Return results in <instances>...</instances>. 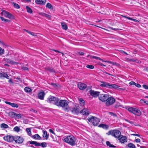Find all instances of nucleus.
<instances>
[{
	"label": "nucleus",
	"mask_w": 148,
	"mask_h": 148,
	"mask_svg": "<svg viewBox=\"0 0 148 148\" xmlns=\"http://www.w3.org/2000/svg\"><path fill=\"white\" fill-rule=\"evenodd\" d=\"M53 50L56 52H58L61 53L62 54V56H63L64 54L63 53L60 52V51H58V50Z\"/></svg>",
	"instance_id": "nucleus-59"
},
{
	"label": "nucleus",
	"mask_w": 148,
	"mask_h": 148,
	"mask_svg": "<svg viewBox=\"0 0 148 148\" xmlns=\"http://www.w3.org/2000/svg\"><path fill=\"white\" fill-rule=\"evenodd\" d=\"M23 138L21 137L16 136L15 142L18 143H21L23 142Z\"/></svg>",
	"instance_id": "nucleus-14"
},
{
	"label": "nucleus",
	"mask_w": 148,
	"mask_h": 148,
	"mask_svg": "<svg viewBox=\"0 0 148 148\" xmlns=\"http://www.w3.org/2000/svg\"><path fill=\"white\" fill-rule=\"evenodd\" d=\"M16 136H10V142H12L13 141H15Z\"/></svg>",
	"instance_id": "nucleus-39"
},
{
	"label": "nucleus",
	"mask_w": 148,
	"mask_h": 148,
	"mask_svg": "<svg viewBox=\"0 0 148 148\" xmlns=\"http://www.w3.org/2000/svg\"><path fill=\"white\" fill-rule=\"evenodd\" d=\"M77 53L80 55H82L84 54V53L82 51H79L77 52Z\"/></svg>",
	"instance_id": "nucleus-58"
},
{
	"label": "nucleus",
	"mask_w": 148,
	"mask_h": 148,
	"mask_svg": "<svg viewBox=\"0 0 148 148\" xmlns=\"http://www.w3.org/2000/svg\"><path fill=\"white\" fill-rule=\"evenodd\" d=\"M13 130L14 131L17 132H20L21 131V130L20 129V128L18 126L15 127L14 128Z\"/></svg>",
	"instance_id": "nucleus-34"
},
{
	"label": "nucleus",
	"mask_w": 148,
	"mask_h": 148,
	"mask_svg": "<svg viewBox=\"0 0 148 148\" xmlns=\"http://www.w3.org/2000/svg\"><path fill=\"white\" fill-rule=\"evenodd\" d=\"M63 141L71 146L75 145L76 144V139L73 135H69L63 137Z\"/></svg>",
	"instance_id": "nucleus-1"
},
{
	"label": "nucleus",
	"mask_w": 148,
	"mask_h": 148,
	"mask_svg": "<svg viewBox=\"0 0 148 148\" xmlns=\"http://www.w3.org/2000/svg\"><path fill=\"white\" fill-rule=\"evenodd\" d=\"M47 18L50 19V16L49 15L46 14L45 17Z\"/></svg>",
	"instance_id": "nucleus-53"
},
{
	"label": "nucleus",
	"mask_w": 148,
	"mask_h": 148,
	"mask_svg": "<svg viewBox=\"0 0 148 148\" xmlns=\"http://www.w3.org/2000/svg\"><path fill=\"white\" fill-rule=\"evenodd\" d=\"M110 132L112 136L118 139L121 136V132L117 130H112V131Z\"/></svg>",
	"instance_id": "nucleus-6"
},
{
	"label": "nucleus",
	"mask_w": 148,
	"mask_h": 148,
	"mask_svg": "<svg viewBox=\"0 0 148 148\" xmlns=\"http://www.w3.org/2000/svg\"><path fill=\"white\" fill-rule=\"evenodd\" d=\"M89 93L90 95L92 97H96L98 96H99L100 94V92L97 91H95L92 90H90L89 91Z\"/></svg>",
	"instance_id": "nucleus-9"
},
{
	"label": "nucleus",
	"mask_w": 148,
	"mask_h": 148,
	"mask_svg": "<svg viewBox=\"0 0 148 148\" xmlns=\"http://www.w3.org/2000/svg\"><path fill=\"white\" fill-rule=\"evenodd\" d=\"M86 67L88 68L91 69H93L94 68V66L91 65H87L86 66Z\"/></svg>",
	"instance_id": "nucleus-44"
},
{
	"label": "nucleus",
	"mask_w": 148,
	"mask_h": 148,
	"mask_svg": "<svg viewBox=\"0 0 148 148\" xmlns=\"http://www.w3.org/2000/svg\"><path fill=\"white\" fill-rule=\"evenodd\" d=\"M77 85L78 88L82 90L85 89L87 87L86 84L81 82L78 83Z\"/></svg>",
	"instance_id": "nucleus-11"
},
{
	"label": "nucleus",
	"mask_w": 148,
	"mask_h": 148,
	"mask_svg": "<svg viewBox=\"0 0 148 148\" xmlns=\"http://www.w3.org/2000/svg\"><path fill=\"white\" fill-rule=\"evenodd\" d=\"M22 116V114H16V116L15 117V119H20Z\"/></svg>",
	"instance_id": "nucleus-43"
},
{
	"label": "nucleus",
	"mask_w": 148,
	"mask_h": 148,
	"mask_svg": "<svg viewBox=\"0 0 148 148\" xmlns=\"http://www.w3.org/2000/svg\"><path fill=\"white\" fill-rule=\"evenodd\" d=\"M135 85L138 88H140L141 87V85L135 83Z\"/></svg>",
	"instance_id": "nucleus-54"
},
{
	"label": "nucleus",
	"mask_w": 148,
	"mask_h": 148,
	"mask_svg": "<svg viewBox=\"0 0 148 148\" xmlns=\"http://www.w3.org/2000/svg\"><path fill=\"white\" fill-rule=\"evenodd\" d=\"M1 14L6 17L9 18V13L5 10H2Z\"/></svg>",
	"instance_id": "nucleus-18"
},
{
	"label": "nucleus",
	"mask_w": 148,
	"mask_h": 148,
	"mask_svg": "<svg viewBox=\"0 0 148 148\" xmlns=\"http://www.w3.org/2000/svg\"><path fill=\"white\" fill-rule=\"evenodd\" d=\"M109 114L110 115L113 116H116V114H115L112 112H109Z\"/></svg>",
	"instance_id": "nucleus-48"
},
{
	"label": "nucleus",
	"mask_w": 148,
	"mask_h": 148,
	"mask_svg": "<svg viewBox=\"0 0 148 148\" xmlns=\"http://www.w3.org/2000/svg\"><path fill=\"white\" fill-rule=\"evenodd\" d=\"M56 106L61 107L65 111L68 110L69 108L68 101L64 100H61L57 103Z\"/></svg>",
	"instance_id": "nucleus-2"
},
{
	"label": "nucleus",
	"mask_w": 148,
	"mask_h": 148,
	"mask_svg": "<svg viewBox=\"0 0 148 148\" xmlns=\"http://www.w3.org/2000/svg\"><path fill=\"white\" fill-rule=\"evenodd\" d=\"M26 130L28 135L30 136H32V134L31 133V129L30 128H27Z\"/></svg>",
	"instance_id": "nucleus-29"
},
{
	"label": "nucleus",
	"mask_w": 148,
	"mask_h": 148,
	"mask_svg": "<svg viewBox=\"0 0 148 148\" xmlns=\"http://www.w3.org/2000/svg\"><path fill=\"white\" fill-rule=\"evenodd\" d=\"M144 101H145L144 99H140V103L141 104L143 105L144 103Z\"/></svg>",
	"instance_id": "nucleus-50"
},
{
	"label": "nucleus",
	"mask_w": 148,
	"mask_h": 148,
	"mask_svg": "<svg viewBox=\"0 0 148 148\" xmlns=\"http://www.w3.org/2000/svg\"><path fill=\"white\" fill-rule=\"evenodd\" d=\"M88 121L92 123L94 125L97 126L100 121L99 119L94 116H90L87 119Z\"/></svg>",
	"instance_id": "nucleus-4"
},
{
	"label": "nucleus",
	"mask_w": 148,
	"mask_h": 148,
	"mask_svg": "<svg viewBox=\"0 0 148 148\" xmlns=\"http://www.w3.org/2000/svg\"><path fill=\"white\" fill-rule=\"evenodd\" d=\"M98 57L95 56H91V58L95 59L96 60H98Z\"/></svg>",
	"instance_id": "nucleus-51"
},
{
	"label": "nucleus",
	"mask_w": 148,
	"mask_h": 148,
	"mask_svg": "<svg viewBox=\"0 0 148 148\" xmlns=\"http://www.w3.org/2000/svg\"><path fill=\"white\" fill-rule=\"evenodd\" d=\"M22 69L23 70H24V71H28V68H27V67H23L22 68Z\"/></svg>",
	"instance_id": "nucleus-49"
},
{
	"label": "nucleus",
	"mask_w": 148,
	"mask_h": 148,
	"mask_svg": "<svg viewBox=\"0 0 148 148\" xmlns=\"http://www.w3.org/2000/svg\"><path fill=\"white\" fill-rule=\"evenodd\" d=\"M80 113L83 115H88L90 114L89 110L88 108H84L80 112Z\"/></svg>",
	"instance_id": "nucleus-12"
},
{
	"label": "nucleus",
	"mask_w": 148,
	"mask_h": 148,
	"mask_svg": "<svg viewBox=\"0 0 148 148\" xmlns=\"http://www.w3.org/2000/svg\"><path fill=\"white\" fill-rule=\"evenodd\" d=\"M132 135H133V136H138L139 137H140V135H139V134H131Z\"/></svg>",
	"instance_id": "nucleus-61"
},
{
	"label": "nucleus",
	"mask_w": 148,
	"mask_h": 148,
	"mask_svg": "<svg viewBox=\"0 0 148 148\" xmlns=\"http://www.w3.org/2000/svg\"><path fill=\"white\" fill-rule=\"evenodd\" d=\"M126 109L130 112L138 116H139L141 114L140 111L138 108L127 106L126 107Z\"/></svg>",
	"instance_id": "nucleus-3"
},
{
	"label": "nucleus",
	"mask_w": 148,
	"mask_h": 148,
	"mask_svg": "<svg viewBox=\"0 0 148 148\" xmlns=\"http://www.w3.org/2000/svg\"><path fill=\"white\" fill-rule=\"evenodd\" d=\"M99 127L105 129H108L109 127L108 125L103 124H100Z\"/></svg>",
	"instance_id": "nucleus-24"
},
{
	"label": "nucleus",
	"mask_w": 148,
	"mask_h": 148,
	"mask_svg": "<svg viewBox=\"0 0 148 148\" xmlns=\"http://www.w3.org/2000/svg\"><path fill=\"white\" fill-rule=\"evenodd\" d=\"M123 17H124V18H127V19H128L130 20H132V18H131L130 17H127V16H123Z\"/></svg>",
	"instance_id": "nucleus-57"
},
{
	"label": "nucleus",
	"mask_w": 148,
	"mask_h": 148,
	"mask_svg": "<svg viewBox=\"0 0 148 148\" xmlns=\"http://www.w3.org/2000/svg\"><path fill=\"white\" fill-rule=\"evenodd\" d=\"M11 4L14 8L16 9H19L20 8L19 5L16 3L12 2L11 3Z\"/></svg>",
	"instance_id": "nucleus-26"
},
{
	"label": "nucleus",
	"mask_w": 148,
	"mask_h": 148,
	"mask_svg": "<svg viewBox=\"0 0 148 148\" xmlns=\"http://www.w3.org/2000/svg\"><path fill=\"white\" fill-rule=\"evenodd\" d=\"M79 103L80 104L81 106H83L84 105L85 101H84L82 98H79Z\"/></svg>",
	"instance_id": "nucleus-28"
},
{
	"label": "nucleus",
	"mask_w": 148,
	"mask_h": 148,
	"mask_svg": "<svg viewBox=\"0 0 148 148\" xmlns=\"http://www.w3.org/2000/svg\"><path fill=\"white\" fill-rule=\"evenodd\" d=\"M40 145L43 147H46L47 146V144L45 142H43L40 144Z\"/></svg>",
	"instance_id": "nucleus-45"
},
{
	"label": "nucleus",
	"mask_w": 148,
	"mask_h": 148,
	"mask_svg": "<svg viewBox=\"0 0 148 148\" xmlns=\"http://www.w3.org/2000/svg\"><path fill=\"white\" fill-rule=\"evenodd\" d=\"M35 2L38 4H40L42 5H45L46 2V0H35Z\"/></svg>",
	"instance_id": "nucleus-17"
},
{
	"label": "nucleus",
	"mask_w": 148,
	"mask_h": 148,
	"mask_svg": "<svg viewBox=\"0 0 148 148\" xmlns=\"http://www.w3.org/2000/svg\"><path fill=\"white\" fill-rule=\"evenodd\" d=\"M45 95L44 92L42 91L38 94V99L41 100L44 99V97Z\"/></svg>",
	"instance_id": "nucleus-16"
},
{
	"label": "nucleus",
	"mask_w": 148,
	"mask_h": 148,
	"mask_svg": "<svg viewBox=\"0 0 148 148\" xmlns=\"http://www.w3.org/2000/svg\"><path fill=\"white\" fill-rule=\"evenodd\" d=\"M79 108L78 106H75L74 108H73L71 111L73 114H77L79 113L80 111Z\"/></svg>",
	"instance_id": "nucleus-13"
},
{
	"label": "nucleus",
	"mask_w": 148,
	"mask_h": 148,
	"mask_svg": "<svg viewBox=\"0 0 148 148\" xmlns=\"http://www.w3.org/2000/svg\"><path fill=\"white\" fill-rule=\"evenodd\" d=\"M51 84L52 86L54 87H56V84L54 83H51Z\"/></svg>",
	"instance_id": "nucleus-63"
},
{
	"label": "nucleus",
	"mask_w": 148,
	"mask_h": 148,
	"mask_svg": "<svg viewBox=\"0 0 148 148\" xmlns=\"http://www.w3.org/2000/svg\"><path fill=\"white\" fill-rule=\"evenodd\" d=\"M115 101V99L112 97H108L106 101V104L107 106H110L113 104Z\"/></svg>",
	"instance_id": "nucleus-7"
},
{
	"label": "nucleus",
	"mask_w": 148,
	"mask_h": 148,
	"mask_svg": "<svg viewBox=\"0 0 148 148\" xmlns=\"http://www.w3.org/2000/svg\"><path fill=\"white\" fill-rule=\"evenodd\" d=\"M16 114V113L14 112H10V116L12 118H14L15 119Z\"/></svg>",
	"instance_id": "nucleus-30"
},
{
	"label": "nucleus",
	"mask_w": 148,
	"mask_h": 148,
	"mask_svg": "<svg viewBox=\"0 0 148 148\" xmlns=\"http://www.w3.org/2000/svg\"><path fill=\"white\" fill-rule=\"evenodd\" d=\"M109 96L106 94H101L99 97V99L103 102L106 101Z\"/></svg>",
	"instance_id": "nucleus-8"
},
{
	"label": "nucleus",
	"mask_w": 148,
	"mask_h": 148,
	"mask_svg": "<svg viewBox=\"0 0 148 148\" xmlns=\"http://www.w3.org/2000/svg\"><path fill=\"white\" fill-rule=\"evenodd\" d=\"M14 18V16L12 15V14H10V19H13Z\"/></svg>",
	"instance_id": "nucleus-56"
},
{
	"label": "nucleus",
	"mask_w": 148,
	"mask_h": 148,
	"mask_svg": "<svg viewBox=\"0 0 148 148\" xmlns=\"http://www.w3.org/2000/svg\"><path fill=\"white\" fill-rule=\"evenodd\" d=\"M4 49H2L1 47H0V54H2L4 53Z\"/></svg>",
	"instance_id": "nucleus-47"
},
{
	"label": "nucleus",
	"mask_w": 148,
	"mask_h": 148,
	"mask_svg": "<svg viewBox=\"0 0 148 148\" xmlns=\"http://www.w3.org/2000/svg\"><path fill=\"white\" fill-rule=\"evenodd\" d=\"M43 134L42 136L46 140H47L49 137V134H47V132L46 131L42 130Z\"/></svg>",
	"instance_id": "nucleus-19"
},
{
	"label": "nucleus",
	"mask_w": 148,
	"mask_h": 148,
	"mask_svg": "<svg viewBox=\"0 0 148 148\" xmlns=\"http://www.w3.org/2000/svg\"><path fill=\"white\" fill-rule=\"evenodd\" d=\"M143 87L145 89H148V86L144 84L143 85Z\"/></svg>",
	"instance_id": "nucleus-52"
},
{
	"label": "nucleus",
	"mask_w": 148,
	"mask_h": 148,
	"mask_svg": "<svg viewBox=\"0 0 148 148\" xmlns=\"http://www.w3.org/2000/svg\"><path fill=\"white\" fill-rule=\"evenodd\" d=\"M106 144L110 147L115 148L116 146L111 144L109 141H107L106 142Z\"/></svg>",
	"instance_id": "nucleus-33"
},
{
	"label": "nucleus",
	"mask_w": 148,
	"mask_h": 148,
	"mask_svg": "<svg viewBox=\"0 0 148 148\" xmlns=\"http://www.w3.org/2000/svg\"><path fill=\"white\" fill-rule=\"evenodd\" d=\"M119 86L115 84H110L109 88L115 89H118Z\"/></svg>",
	"instance_id": "nucleus-21"
},
{
	"label": "nucleus",
	"mask_w": 148,
	"mask_h": 148,
	"mask_svg": "<svg viewBox=\"0 0 148 148\" xmlns=\"http://www.w3.org/2000/svg\"><path fill=\"white\" fill-rule=\"evenodd\" d=\"M129 60L133 62H136L137 63H139V62H140V61L135 59H129Z\"/></svg>",
	"instance_id": "nucleus-41"
},
{
	"label": "nucleus",
	"mask_w": 148,
	"mask_h": 148,
	"mask_svg": "<svg viewBox=\"0 0 148 148\" xmlns=\"http://www.w3.org/2000/svg\"><path fill=\"white\" fill-rule=\"evenodd\" d=\"M61 25L62 26V28L65 30H66L67 29V26L66 24L64 23H61Z\"/></svg>",
	"instance_id": "nucleus-27"
},
{
	"label": "nucleus",
	"mask_w": 148,
	"mask_h": 148,
	"mask_svg": "<svg viewBox=\"0 0 148 148\" xmlns=\"http://www.w3.org/2000/svg\"><path fill=\"white\" fill-rule=\"evenodd\" d=\"M136 141L137 143H139L140 142V140L139 138H137L135 140Z\"/></svg>",
	"instance_id": "nucleus-64"
},
{
	"label": "nucleus",
	"mask_w": 148,
	"mask_h": 148,
	"mask_svg": "<svg viewBox=\"0 0 148 148\" xmlns=\"http://www.w3.org/2000/svg\"><path fill=\"white\" fill-rule=\"evenodd\" d=\"M26 9L27 12L28 13H32V9L28 6H26Z\"/></svg>",
	"instance_id": "nucleus-37"
},
{
	"label": "nucleus",
	"mask_w": 148,
	"mask_h": 148,
	"mask_svg": "<svg viewBox=\"0 0 148 148\" xmlns=\"http://www.w3.org/2000/svg\"><path fill=\"white\" fill-rule=\"evenodd\" d=\"M32 138L35 140H40L41 137L38 134H35L32 136Z\"/></svg>",
	"instance_id": "nucleus-23"
},
{
	"label": "nucleus",
	"mask_w": 148,
	"mask_h": 148,
	"mask_svg": "<svg viewBox=\"0 0 148 148\" xmlns=\"http://www.w3.org/2000/svg\"><path fill=\"white\" fill-rule=\"evenodd\" d=\"M8 75L6 73L3 72H0V77H5L6 78L8 79Z\"/></svg>",
	"instance_id": "nucleus-20"
},
{
	"label": "nucleus",
	"mask_w": 148,
	"mask_h": 148,
	"mask_svg": "<svg viewBox=\"0 0 148 148\" xmlns=\"http://www.w3.org/2000/svg\"><path fill=\"white\" fill-rule=\"evenodd\" d=\"M118 139L119 140V141L122 143H124L125 142H127V137L125 136H123L121 135Z\"/></svg>",
	"instance_id": "nucleus-10"
},
{
	"label": "nucleus",
	"mask_w": 148,
	"mask_h": 148,
	"mask_svg": "<svg viewBox=\"0 0 148 148\" xmlns=\"http://www.w3.org/2000/svg\"><path fill=\"white\" fill-rule=\"evenodd\" d=\"M8 127V126L6 124L4 123H2L0 125V127L2 130L7 128Z\"/></svg>",
	"instance_id": "nucleus-25"
},
{
	"label": "nucleus",
	"mask_w": 148,
	"mask_h": 148,
	"mask_svg": "<svg viewBox=\"0 0 148 148\" xmlns=\"http://www.w3.org/2000/svg\"><path fill=\"white\" fill-rule=\"evenodd\" d=\"M39 14L41 16H43V17H45V16L46 15V14L43 13V12H39Z\"/></svg>",
	"instance_id": "nucleus-46"
},
{
	"label": "nucleus",
	"mask_w": 148,
	"mask_h": 148,
	"mask_svg": "<svg viewBox=\"0 0 148 148\" xmlns=\"http://www.w3.org/2000/svg\"><path fill=\"white\" fill-rule=\"evenodd\" d=\"M120 52L122 53H125L126 55H128V54L126 52H125V51H123V50L120 51Z\"/></svg>",
	"instance_id": "nucleus-62"
},
{
	"label": "nucleus",
	"mask_w": 148,
	"mask_h": 148,
	"mask_svg": "<svg viewBox=\"0 0 148 148\" xmlns=\"http://www.w3.org/2000/svg\"><path fill=\"white\" fill-rule=\"evenodd\" d=\"M101 83L100 86L101 87L109 88L110 84L109 83L103 81L101 82Z\"/></svg>",
	"instance_id": "nucleus-15"
},
{
	"label": "nucleus",
	"mask_w": 148,
	"mask_h": 148,
	"mask_svg": "<svg viewBox=\"0 0 148 148\" xmlns=\"http://www.w3.org/2000/svg\"><path fill=\"white\" fill-rule=\"evenodd\" d=\"M135 83H136L134 82H133V81H131V82H130L129 83L130 84L132 85H135Z\"/></svg>",
	"instance_id": "nucleus-55"
},
{
	"label": "nucleus",
	"mask_w": 148,
	"mask_h": 148,
	"mask_svg": "<svg viewBox=\"0 0 148 148\" xmlns=\"http://www.w3.org/2000/svg\"><path fill=\"white\" fill-rule=\"evenodd\" d=\"M0 18L2 21L4 22L5 23L9 21L8 20L5 19L3 17L0 16Z\"/></svg>",
	"instance_id": "nucleus-42"
},
{
	"label": "nucleus",
	"mask_w": 148,
	"mask_h": 148,
	"mask_svg": "<svg viewBox=\"0 0 148 148\" xmlns=\"http://www.w3.org/2000/svg\"><path fill=\"white\" fill-rule=\"evenodd\" d=\"M4 139L8 142H9V136H6L3 137Z\"/></svg>",
	"instance_id": "nucleus-40"
},
{
	"label": "nucleus",
	"mask_w": 148,
	"mask_h": 148,
	"mask_svg": "<svg viewBox=\"0 0 148 148\" xmlns=\"http://www.w3.org/2000/svg\"><path fill=\"white\" fill-rule=\"evenodd\" d=\"M47 101L48 102L56 105V103L59 101V99L58 98L53 96H50L48 98Z\"/></svg>",
	"instance_id": "nucleus-5"
},
{
	"label": "nucleus",
	"mask_w": 148,
	"mask_h": 148,
	"mask_svg": "<svg viewBox=\"0 0 148 148\" xmlns=\"http://www.w3.org/2000/svg\"><path fill=\"white\" fill-rule=\"evenodd\" d=\"M46 6L47 8L49 9H52L53 8L52 5L49 3H47Z\"/></svg>",
	"instance_id": "nucleus-38"
},
{
	"label": "nucleus",
	"mask_w": 148,
	"mask_h": 148,
	"mask_svg": "<svg viewBox=\"0 0 148 148\" xmlns=\"http://www.w3.org/2000/svg\"><path fill=\"white\" fill-rule=\"evenodd\" d=\"M127 147L129 148H136V146L133 143H130L128 144L127 145Z\"/></svg>",
	"instance_id": "nucleus-35"
},
{
	"label": "nucleus",
	"mask_w": 148,
	"mask_h": 148,
	"mask_svg": "<svg viewBox=\"0 0 148 148\" xmlns=\"http://www.w3.org/2000/svg\"><path fill=\"white\" fill-rule=\"evenodd\" d=\"M24 31H25L27 33H29V34H31V35L34 36H36V35L33 32H29V31H28V30H26V29H24Z\"/></svg>",
	"instance_id": "nucleus-36"
},
{
	"label": "nucleus",
	"mask_w": 148,
	"mask_h": 148,
	"mask_svg": "<svg viewBox=\"0 0 148 148\" xmlns=\"http://www.w3.org/2000/svg\"><path fill=\"white\" fill-rule=\"evenodd\" d=\"M29 142L30 144H33L36 147L40 146V144L35 141H30Z\"/></svg>",
	"instance_id": "nucleus-22"
},
{
	"label": "nucleus",
	"mask_w": 148,
	"mask_h": 148,
	"mask_svg": "<svg viewBox=\"0 0 148 148\" xmlns=\"http://www.w3.org/2000/svg\"><path fill=\"white\" fill-rule=\"evenodd\" d=\"M10 106L13 108H16L18 107V105L17 104L10 102Z\"/></svg>",
	"instance_id": "nucleus-32"
},
{
	"label": "nucleus",
	"mask_w": 148,
	"mask_h": 148,
	"mask_svg": "<svg viewBox=\"0 0 148 148\" xmlns=\"http://www.w3.org/2000/svg\"><path fill=\"white\" fill-rule=\"evenodd\" d=\"M25 91L27 92H30L32 91V90L28 87H26L24 88Z\"/></svg>",
	"instance_id": "nucleus-31"
},
{
	"label": "nucleus",
	"mask_w": 148,
	"mask_h": 148,
	"mask_svg": "<svg viewBox=\"0 0 148 148\" xmlns=\"http://www.w3.org/2000/svg\"><path fill=\"white\" fill-rule=\"evenodd\" d=\"M49 132L50 133H52V134H55L54 132L51 129H50L49 130Z\"/></svg>",
	"instance_id": "nucleus-60"
}]
</instances>
